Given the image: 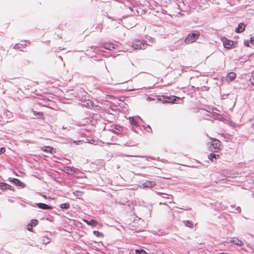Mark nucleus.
Masks as SVG:
<instances>
[{"mask_svg":"<svg viewBox=\"0 0 254 254\" xmlns=\"http://www.w3.org/2000/svg\"><path fill=\"white\" fill-rule=\"evenodd\" d=\"M214 152H217V150H214Z\"/></svg>","mask_w":254,"mask_h":254,"instance_id":"473e14b6","label":"nucleus"},{"mask_svg":"<svg viewBox=\"0 0 254 254\" xmlns=\"http://www.w3.org/2000/svg\"><path fill=\"white\" fill-rule=\"evenodd\" d=\"M83 221L89 226H95L97 224V222L93 219H92L90 221L84 219Z\"/></svg>","mask_w":254,"mask_h":254,"instance_id":"4468645a","label":"nucleus"},{"mask_svg":"<svg viewBox=\"0 0 254 254\" xmlns=\"http://www.w3.org/2000/svg\"><path fill=\"white\" fill-rule=\"evenodd\" d=\"M203 161V162H199L198 160H192L191 162H189L187 163L185 165H184V166H188L189 167H192V168H198L202 166H207L208 161L206 160H202Z\"/></svg>","mask_w":254,"mask_h":254,"instance_id":"f03ea898","label":"nucleus"},{"mask_svg":"<svg viewBox=\"0 0 254 254\" xmlns=\"http://www.w3.org/2000/svg\"><path fill=\"white\" fill-rule=\"evenodd\" d=\"M161 99L162 100V101L171 103H174L177 100H180V98L174 96H167L163 95L161 96Z\"/></svg>","mask_w":254,"mask_h":254,"instance_id":"423d86ee","label":"nucleus"},{"mask_svg":"<svg viewBox=\"0 0 254 254\" xmlns=\"http://www.w3.org/2000/svg\"><path fill=\"white\" fill-rule=\"evenodd\" d=\"M158 194L160 195L162 197L168 199V201L167 202L171 203L173 200L172 196L171 195L162 192H158Z\"/></svg>","mask_w":254,"mask_h":254,"instance_id":"9d476101","label":"nucleus"},{"mask_svg":"<svg viewBox=\"0 0 254 254\" xmlns=\"http://www.w3.org/2000/svg\"><path fill=\"white\" fill-rule=\"evenodd\" d=\"M64 172H65L67 174H72L73 173V171L72 168H71L69 167H64Z\"/></svg>","mask_w":254,"mask_h":254,"instance_id":"f3484780","label":"nucleus"},{"mask_svg":"<svg viewBox=\"0 0 254 254\" xmlns=\"http://www.w3.org/2000/svg\"><path fill=\"white\" fill-rule=\"evenodd\" d=\"M110 98H111L112 96L111 95L108 96Z\"/></svg>","mask_w":254,"mask_h":254,"instance_id":"f704fd0d","label":"nucleus"},{"mask_svg":"<svg viewBox=\"0 0 254 254\" xmlns=\"http://www.w3.org/2000/svg\"><path fill=\"white\" fill-rule=\"evenodd\" d=\"M41 149L45 153V154H44V156L47 158L51 157L50 155H53L54 152H55L53 148L50 146L43 147Z\"/></svg>","mask_w":254,"mask_h":254,"instance_id":"39448f33","label":"nucleus"},{"mask_svg":"<svg viewBox=\"0 0 254 254\" xmlns=\"http://www.w3.org/2000/svg\"><path fill=\"white\" fill-rule=\"evenodd\" d=\"M220 157V155L218 154H215L214 153H210L208 156V159H217Z\"/></svg>","mask_w":254,"mask_h":254,"instance_id":"2eb2a0df","label":"nucleus"},{"mask_svg":"<svg viewBox=\"0 0 254 254\" xmlns=\"http://www.w3.org/2000/svg\"><path fill=\"white\" fill-rule=\"evenodd\" d=\"M37 205L39 208L44 210H48L52 209V207L50 206L43 203H38L37 204Z\"/></svg>","mask_w":254,"mask_h":254,"instance_id":"9b49d317","label":"nucleus"},{"mask_svg":"<svg viewBox=\"0 0 254 254\" xmlns=\"http://www.w3.org/2000/svg\"><path fill=\"white\" fill-rule=\"evenodd\" d=\"M32 227H33V226H32L30 224H28L27 230L29 231L32 232V230H33Z\"/></svg>","mask_w":254,"mask_h":254,"instance_id":"bb28decb","label":"nucleus"},{"mask_svg":"<svg viewBox=\"0 0 254 254\" xmlns=\"http://www.w3.org/2000/svg\"><path fill=\"white\" fill-rule=\"evenodd\" d=\"M42 196H43V197H44L45 198H47V197H46V196L45 195H43Z\"/></svg>","mask_w":254,"mask_h":254,"instance_id":"2f4dec72","label":"nucleus"},{"mask_svg":"<svg viewBox=\"0 0 254 254\" xmlns=\"http://www.w3.org/2000/svg\"><path fill=\"white\" fill-rule=\"evenodd\" d=\"M245 45H247V46H248V44H246V43H245Z\"/></svg>","mask_w":254,"mask_h":254,"instance_id":"72a5a7b5","label":"nucleus"},{"mask_svg":"<svg viewBox=\"0 0 254 254\" xmlns=\"http://www.w3.org/2000/svg\"><path fill=\"white\" fill-rule=\"evenodd\" d=\"M5 149L4 148H3V147L1 148L0 149V153L5 152Z\"/></svg>","mask_w":254,"mask_h":254,"instance_id":"c85d7f7f","label":"nucleus"},{"mask_svg":"<svg viewBox=\"0 0 254 254\" xmlns=\"http://www.w3.org/2000/svg\"><path fill=\"white\" fill-rule=\"evenodd\" d=\"M0 187L2 189H6L7 188V187H9L8 185H6V184L3 183H0Z\"/></svg>","mask_w":254,"mask_h":254,"instance_id":"393cba45","label":"nucleus"},{"mask_svg":"<svg viewBox=\"0 0 254 254\" xmlns=\"http://www.w3.org/2000/svg\"><path fill=\"white\" fill-rule=\"evenodd\" d=\"M245 29V24L244 23H240L238 27L236 29L237 33H241L243 32Z\"/></svg>","mask_w":254,"mask_h":254,"instance_id":"ddd939ff","label":"nucleus"},{"mask_svg":"<svg viewBox=\"0 0 254 254\" xmlns=\"http://www.w3.org/2000/svg\"><path fill=\"white\" fill-rule=\"evenodd\" d=\"M236 77V74L235 72H231L228 73L226 77V79L229 81H233Z\"/></svg>","mask_w":254,"mask_h":254,"instance_id":"f8f14e48","label":"nucleus"},{"mask_svg":"<svg viewBox=\"0 0 254 254\" xmlns=\"http://www.w3.org/2000/svg\"><path fill=\"white\" fill-rule=\"evenodd\" d=\"M200 33L196 32V33H191L189 34L185 39V43L186 44H190L194 42L199 37Z\"/></svg>","mask_w":254,"mask_h":254,"instance_id":"7ed1b4c3","label":"nucleus"},{"mask_svg":"<svg viewBox=\"0 0 254 254\" xmlns=\"http://www.w3.org/2000/svg\"><path fill=\"white\" fill-rule=\"evenodd\" d=\"M220 39L223 43V46L226 49H233L237 46V42L229 40L224 37H221Z\"/></svg>","mask_w":254,"mask_h":254,"instance_id":"f257e3e1","label":"nucleus"},{"mask_svg":"<svg viewBox=\"0 0 254 254\" xmlns=\"http://www.w3.org/2000/svg\"><path fill=\"white\" fill-rule=\"evenodd\" d=\"M104 48L109 50H112L115 49V46L112 44H107L105 45Z\"/></svg>","mask_w":254,"mask_h":254,"instance_id":"6ab92c4d","label":"nucleus"},{"mask_svg":"<svg viewBox=\"0 0 254 254\" xmlns=\"http://www.w3.org/2000/svg\"><path fill=\"white\" fill-rule=\"evenodd\" d=\"M42 241L44 244H47L50 243L51 239L48 236H45L42 237Z\"/></svg>","mask_w":254,"mask_h":254,"instance_id":"dca6fc26","label":"nucleus"},{"mask_svg":"<svg viewBox=\"0 0 254 254\" xmlns=\"http://www.w3.org/2000/svg\"><path fill=\"white\" fill-rule=\"evenodd\" d=\"M147 101H151V100H154V99H152L151 97H147Z\"/></svg>","mask_w":254,"mask_h":254,"instance_id":"7c9ffc66","label":"nucleus"},{"mask_svg":"<svg viewBox=\"0 0 254 254\" xmlns=\"http://www.w3.org/2000/svg\"><path fill=\"white\" fill-rule=\"evenodd\" d=\"M60 207L62 209H68L69 207V204L68 203H64L61 204Z\"/></svg>","mask_w":254,"mask_h":254,"instance_id":"aec40b11","label":"nucleus"},{"mask_svg":"<svg viewBox=\"0 0 254 254\" xmlns=\"http://www.w3.org/2000/svg\"><path fill=\"white\" fill-rule=\"evenodd\" d=\"M230 243H233L235 245H238L239 246H242L244 245V243L241 240L238 239V238H233L232 239H231L230 241Z\"/></svg>","mask_w":254,"mask_h":254,"instance_id":"6e6552de","label":"nucleus"},{"mask_svg":"<svg viewBox=\"0 0 254 254\" xmlns=\"http://www.w3.org/2000/svg\"><path fill=\"white\" fill-rule=\"evenodd\" d=\"M34 115L36 116L37 115L39 116L41 118H43V114L42 112H38L36 111H33Z\"/></svg>","mask_w":254,"mask_h":254,"instance_id":"b1692460","label":"nucleus"},{"mask_svg":"<svg viewBox=\"0 0 254 254\" xmlns=\"http://www.w3.org/2000/svg\"><path fill=\"white\" fill-rule=\"evenodd\" d=\"M250 80L251 83L254 85V72L253 73V75H252Z\"/></svg>","mask_w":254,"mask_h":254,"instance_id":"a878e982","label":"nucleus"},{"mask_svg":"<svg viewBox=\"0 0 254 254\" xmlns=\"http://www.w3.org/2000/svg\"><path fill=\"white\" fill-rule=\"evenodd\" d=\"M156 185V183L154 181H147L145 183L142 184V186L144 188H152L154 187Z\"/></svg>","mask_w":254,"mask_h":254,"instance_id":"1a4fd4ad","label":"nucleus"},{"mask_svg":"<svg viewBox=\"0 0 254 254\" xmlns=\"http://www.w3.org/2000/svg\"><path fill=\"white\" fill-rule=\"evenodd\" d=\"M12 182L15 184V185H17L18 186L22 187L24 186V184L23 183L21 182L19 180L17 179H13Z\"/></svg>","mask_w":254,"mask_h":254,"instance_id":"a211bd4d","label":"nucleus"},{"mask_svg":"<svg viewBox=\"0 0 254 254\" xmlns=\"http://www.w3.org/2000/svg\"><path fill=\"white\" fill-rule=\"evenodd\" d=\"M211 142L210 143L209 147L211 148L212 147H213L214 149L219 150L220 147L221 146V142L217 139L211 138Z\"/></svg>","mask_w":254,"mask_h":254,"instance_id":"0eeeda50","label":"nucleus"},{"mask_svg":"<svg viewBox=\"0 0 254 254\" xmlns=\"http://www.w3.org/2000/svg\"><path fill=\"white\" fill-rule=\"evenodd\" d=\"M38 223V221L36 219H32L31 221L30 224L32 226H36Z\"/></svg>","mask_w":254,"mask_h":254,"instance_id":"4be33fe9","label":"nucleus"},{"mask_svg":"<svg viewBox=\"0 0 254 254\" xmlns=\"http://www.w3.org/2000/svg\"><path fill=\"white\" fill-rule=\"evenodd\" d=\"M185 224L187 227L192 228L193 227V224L191 221L189 220L186 221L185 222Z\"/></svg>","mask_w":254,"mask_h":254,"instance_id":"412c9836","label":"nucleus"},{"mask_svg":"<svg viewBox=\"0 0 254 254\" xmlns=\"http://www.w3.org/2000/svg\"><path fill=\"white\" fill-rule=\"evenodd\" d=\"M250 41L252 44H254V37H251Z\"/></svg>","mask_w":254,"mask_h":254,"instance_id":"cd10ccee","label":"nucleus"},{"mask_svg":"<svg viewBox=\"0 0 254 254\" xmlns=\"http://www.w3.org/2000/svg\"><path fill=\"white\" fill-rule=\"evenodd\" d=\"M146 45L139 40H134L132 43V48L135 50L144 49Z\"/></svg>","mask_w":254,"mask_h":254,"instance_id":"20e7f679","label":"nucleus"},{"mask_svg":"<svg viewBox=\"0 0 254 254\" xmlns=\"http://www.w3.org/2000/svg\"><path fill=\"white\" fill-rule=\"evenodd\" d=\"M136 254H147V253L143 250H136Z\"/></svg>","mask_w":254,"mask_h":254,"instance_id":"5701e85b","label":"nucleus"},{"mask_svg":"<svg viewBox=\"0 0 254 254\" xmlns=\"http://www.w3.org/2000/svg\"><path fill=\"white\" fill-rule=\"evenodd\" d=\"M93 233L94 234L97 235V236H98V235L100 234V232L97 231H94Z\"/></svg>","mask_w":254,"mask_h":254,"instance_id":"c756f323","label":"nucleus"}]
</instances>
